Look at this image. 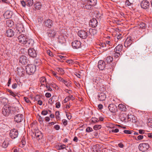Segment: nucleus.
Segmentation results:
<instances>
[{
	"instance_id": "44",
	"label": "nucleus",
	"mask_w": 152,
	"mask_h": 152,
	"mask_svg": "<svg viewBox=\"0 0 152 152\" xmlns=\"http://www.w3.org/2000/svg\"><path fill=\"white\" fill-rule=\"evenodd\" d=\"M60 112L59 111H56L55 112V115L56 118L57 119H59L60 118L59 117Z\"/></svg>"
},
{
	"instance_id": "45",
	"label": "nucleus",
	"mask_w": 152,
	"mask_h": 152,
	"mask_svg": "<svg viewBox=\"0 0 152 152\" xmlns=\"http://www.w3.org/2000/svg\"><path fill=\"white\" fill-rule=\"evenodd\" d=\"M66 62L68 64H72L75 63V62L74 61L72 60H66Z\"/></svg>"
},
{
	"instance_id": "64",
	"label": "nucleus",
	"mask_w": 152,
	"mask_h": 152,
	"mask_svg": "<svg viewBox=\"0 0 152 152\" xmlns=\"http://www.w3.org/2000/svg\"><path fill=\"white\" fill-rule=\"evenodd\" d=\"M147 135L149 138L152 139V133H148L147 134Z\"/></svg>"
},
{
	"instance_id": "52",
	"label": "nucleus",
	"mask_w": 152,
	"mask_h": 152,
	"mask_svg": "<svg viewBox=\"0 0 152 152\" xmlns=\"http://www.w3.org/2000/svg\"><path fill=\"white\" fill-rule=\"evenodd\" d=\"M20 2L21 4L23 7H25L26 6V1H20Z\"/></svg>"
},
{
	"instance_id": "42",
	"label": "nucleus",
	"mask_w": 152,
	"mask_h": 152,
	"mask_svg": "<svg viewBox=\"0 0 152 152\" xmlns=\"http://www.w3.org/2000/svg\"><path fill=\"white\" fill-rule=\"evenodd\" d=\"M62 82L63 83L67 86H70L71 84L69 83L68 81L65 80L64 79Z\"/></svg>"
},
{
	"instance_id": "15",
	"label": "nucleus",
	"mask_w": 152,
	"mask_h": 152,
	"mask_svg": "<svg viewBox=\"0 0 152 152\" xmlns=\"http://www.w3.org/2000/svg\"><path fill=\"white\" fill-rule=\"evenodd\" d=\"M19 61L23 65L26 64L27 63L26 57L24 56H21L19 59Z\"/></svg>"
},
{
	"instance_id": "28",
	"label": "nucleus",
	"mask_w": 152,
	"mask_h": 152,
	"mask_svg": "<svg viewBox=\"0 0 152 152\" xmlns=\"http://www.w3.org/2000/svg\"><path fill=\"white\" fill-rule=\"evenodd\" d=\"M26 44H28V46H31L34 44V41L32 39H28V38L26 41Z\"/></svg>"
},
{
	"instance_id": "27",
	"label": "nucleus",
	"mask_w": 152,
	"mask_h": 152,
	"mask_svg": "<svg viewBox=\"0 0 152 152\" xmlns=\"http://www.w3.org/2000/svg\"><path fill=\"white\" fill-rule=\"evenodd\" d=\"M118 108L119 110L121 111H126V106L122 104H120L118 105Z\"/></svg>"
},
{
	"instance_id": "38",
	"label": "nucleus",
	"mask_w": 152,
	"mask_h": 152,
	"mask_svg": "<svg viewBox=\"0 0 152 152\" xmlns=\"http://www.w3.org/2000/svg\"><path fill=\"white\" fill-rule=\"evenodd\" d=\"M41 7V4L39 2L35 4V8L37 10H39Z\"/></svg>"
},
{
	"instance_id": "3",
	"label": "nucleus",
	"mask_w": 152,
	"mask_h": 152,
	"mask_svg": "<svg viewBox=\"0 0 152 152\" xmlns=\"http://www.w3.org/2000/svg\"><path fill=\"white\" fill-rule=\"evenodd\" d=\"M133 116L131 115H130L128 116L125 113H123L120 115L119 118L121 119V120L122 121L126 122V118H127L129 121H131L133 123H134L135 122V121L132 119V117Z\"/></svg>"
},
{
	"instance_id": "23",
	"label": "nucleus",
	"mask_w": 152,
	"mask_h": 152,
	"mask_svg": "<svg viewBox=\"0 0 152 152\" xmlns=\"http://www.w3.org/2000/svg\"><path fill=\"white\" fill-rule=\"evenodd\" d=\"M17 73L20 76H23L25 73L24 69L22 67L17 68Z\"/></svg>"
},
{
	"instance_id": "61",
	"label": "nucleus",
	"mask_w": 152,
	"mask_h": 152,
	"mask_svg": "<svg viewBox=\"0 0 152 152\" xmlns=\"http://www.w3.org/2000/svg\"><path fill=\"white\" fill-rule=\"evenodd\" d=\"M45 86H46V88H47L48 91H52V89L50 88L49 86H48V85H46Z\"/></svg>"
},
{
	"instance_id": "2",
	"label": "nucleus",
	"mask_w": 152,
	"mask_h": 152,
	"mask_svg": "<svg viewBox=\"0 0 152 152\" xmlns=\"http://www.w3.org/2000/svg\"><path fill=\"white\" fill-rule=\"evenodd\" d=\"M12 107L11 106L8 105H5L2 110L3 115L5 116H8L11 113Z\"/></svg>"
},
{
	"instance_id": "33",
	"label": "nucleus",
	"mask_w": 152,
	"mask_h": 152,
	"mask_svg": "<svg viewBox=\"0 0 152 152\" xmlns=\"http://www.w3.org/2000/svg\"><path fill=\"white\" fill-rule=\"evenodd\" d=\"M89 32L90 34L93 35H94L97 33V30L95 28L92 29H90Z\"/></svg>"
},
{
	"instance_id": "14",
	"label": "nucleus",
	"mask_w": 152,
	"mask_h": 152,
	"mask_svg": "<svg viewBox=\"0 0 152 152\" xmlns=\"http://www.w3.org/2000/svg\"><path fill=\"white\" fill-rule=\"evenodd\" d=\"M72 45L74 49H77L80 47L81 43L78 40H75L72 42Z\"/></svg>"
},
{
	"instance_id": "32",
	"label": "nucleus",
	"mask_w": 152,
	"mask_h": 152,
	"mask_svg": "<svg viewBox=\"0 0 152 152\" xmlns=\"http://www.w3.org/2000/svg\"><path fill=\"white\" fill-rule=\"evenodd\" d=\"M8 141L7 140H5L2 143V146L3 148H6L8 147Z\"/></svg>"
},
{
	"instance_id": "57",
	"label": "nucleus",
	"mask_w": 152,
	"mask_h": 152,
	"mask_svg": "<svg viewBox=\"0 0 152 152\" xmlns=\"http://www.w3.org/2000/svg\"><path fill=\"white\" fill-rule=\"evenodd\" d=\"M54 128L57 130H58L60 128L59 126L58 125H56L54 126Z\"/></svg>"
},
{
	"instance_id": "19",
	"label": "nucleus",
	"mask_w": 152,
	"mask_h": 152,
	"mask_svg": "<svg viewBox=\"0 0 152 152\" xmlns=\"http://www.w3.org/2000/svg\"><path fill=\"white\" fill-rule=\"evenodd\" d=\"M132 44V40L130 37H128L124 43V46L125 47L129 46Z\"/></svg>"
},
{
	"instance_id": "29",
	"label": "nucleus",
	"mask_w": 152,
	"mask_h": 152,
	"mask_svg": "<svg viewBox=\"0 0 152 152\" xmlns=\"http://www.w3.org/2000/svg\"><path fill=\"white\" fill-rule=\"evenodd\" d=\"M40 81L42 85H45L46 83V79L45 77H43L40 78Z\"/></svg>"
},
{
	"instance_id": "17",
	"label": "nucleus",
	"mask_w": 152,
	"mask_h": 152,
	"mask_svg": "<svg viewBox=\"0 0 152 152\" xmlns=\"http://www.w3.org/2000/svg\"><path fill=\"white\" fill-rule=\"evenodd\" d=\"M48 36L50 38H54L56 34V31L54 30H51L47 32Z\"/></svg>"
},
{
	"instance_id": "21",
	"label": "nucleus",
	"mask_w": 152,
	"mask_h": 152,
	"mask_svg": "<svg viewBox=\"0 0 152 152\" xmlns=\"http://www.w3.org/2000/svg\"><path fill=\"white\" fill-rule=\"evenodd\" d=\"M109 110L112 113L115 112L117 110L116 106L114 104H110L108 106Z\"/></svg>"
},
{
	"instance_id": "47",
	"label": "nucleus",
	"mask_w": 152,
	"mask_h": 152,
	"mask_svg": "<svg viewBox=\"0 0 152 152\" xmlns=\"http://www.w3.org/2000/svg\"><path fill=\"white\" fill-rule=\"evenodd\" d=\"M93 131V130L91 128L89 127H87L86 129V132H91L92 131Z\"/></svg>"
},
{
	"instance_id": "7",
	"label": "nucleus",
	"mask_w": 152,
	"mask_h": 152,
	"mask_svg": "<svg viewBox=\"0 0 152 152\" xmlns=\"http://www.w3.org/2000/svg\"><path fill=\"white\" fill-rule=\"evenodd\" d=\"M16 30L17 33L18 34H23L24 33V28L23 25L22 24H18L16 26Z\"/></svg>"
},
{
	"instance_id": "12",
	"label": "nucleus",
	"mask_w": 152,
	"mask_h": 152,
	"mask_svg": "<svg viewBox=\"0 0 152 152\" xmlns=\"http://www.w3.org/2000/svg\"><path fill=\"white\" fill-rule=\"evenodd\" d=\"M83 4L89 3L92 6H95L97 3V0H81Z\"/></svg>"
},
{
	"instance_id": "11",
	"label": "nucleus",
	"mask_w": 152,
	"mask_h": 152,
	"mask_svg": "<svg viewBox=\"0 0 152 152\" xmlns=\"http://www.w3.org/2000/svg\"><path fill=\"white\" fill-rule=\"evenodd\" d=\"M106 64L105 62L102 60L99 61L98 63V68L100 70H103L104 68L106 67V69H108V68H107V66H106Z\"/></svg>"
},
{
	"instance_id": "55",
	"label": "nucleus",
	"mask_w": 152,
	"mask_h": 152,
	"mask_svg": "<svg viewBox=\"0 0 152 152\" xmlns=\"http://www.w3.org/2000/svg\"><path fill=\"white\" fill-rule=\"evenodd\" d=\"M98 78H97L96 79L94 80L93 81V83L95 85L99 83V82L97 80V79Z\"/></svg>"
},
{
	"instance_id": "39",
	"label": "nucleus",
	"mask_w": 152,
	"mask_h": 152,
	"mask_svg": "<svg viewBox=\"0 0 152 152\" xmlns=\"http://www.w3.org/2000/svg\"><path fill=\"white\" fill-rule=\"evenodd\" d=\"M115 53L114 54V56L116 58H117L121 56V54L120 53L118 52H115Z\"/></svg>"
},
{
	"instance_id": "9",
	"label": "nucleus",
	"mask_w": 152,
	"mask_h": 152,
	"mask_svg": "<svg viewBox=\"0 0 152 152\" xmlns=\"http://www.w3.org/2000/svg\"><path fill=\"white\" fill-rule=\"evenodd\" d=\"M28 54L30 57L35 58L37 56V53L35 50L33 48H31L28 50Z\"/></svg>"
},
{
	"instance_id": "6",
	"label": "nucleus",
	"mask_w": 152,
	"mask_h": 152,
	"mask_svg": "<svg viewBox=\"0 0 152 152\" xmlns=\"http://www.w3.org/2000/svg\"><path fill=\"white\" fill-rule=\"evenodd\" d=\"M18 131L16 129H13L10 131V136L12 139H15L18 136Z\"/></svg>"
},
{
	"instance_id": "41",
	"label": "nucleus",
	"mask_w": 152,
	"mask_h": 152,
	"mask_svg": "<svg viewBox=\"0 0 152 152\" xmlns=\"http://www.w3.org/2000/svg\"><path fill=\"white\" fill-rule=\"evenodd\" d=\"M101 127V125H95L94 126V129L95 130H97L100 129Z\"/></svg>"
},
{
	"instance_id": "10",
	"label": "nucleus",
	"mask_w": 152,
	"mask_h": 152,
	"mask_svg": "<svg viewBox=\"0 0 152 152\" xmlns=\"http://www.w3.org/2000/svg\"><path fill=\"white\" fill-rule=\"evenodd\" d=\"M141 7L142 8L146 9L149 7L150 5L149 2L146 0L142 1L140 3Z\"/></svg>"
},
{
	"instance_id": "46",
	"label": "nucleus",
	"mask_w": 152,
	"mask_h": 152,
	"mask_svg": "<svg viewBox=\"0 0 152 152\" xmlns=\"http://www.w3.org/2000/svg\"><path fill=\"white\" fill-rule=\"evenodd\" d=\"M91 120L92 122L94 123L97 122L99 121L98 119L95 117L92 118L91 119Z\"/></svg>"
},
{
	"instance_id": "36",
	"label": "nucleus",
	"mask_w": 152,
	"mask_h": 152,
	"mask_svg": "<svg viewBox=\"0 0 152 152\" xmlns=\"http://www.w3.org/2000/svg\"><path fill=\"white\" fill-rule=\"evenodd\" d=\"M145 24L142 22H140V23L139 24L138 26L139 28H145Z\"/></svg>"
},
{
	"instance_id": "30",
	"label": "nucleus",
	"mask_w": 152,
	"mask_h": 152,
	"mask_svg": "<svg viewBox=\"0 0 152 152\" xmlns=\"http://www.w3.org/2000/svg\"><path fill=\"white\" fill-rule=\"evenodd\" d=\"M113 60V58L110 56H108L107 57L105 60V61L107 63H110Z\"/></svg>"
},
{
	"instance_id": "20",
	"label": "nucleus",
	"mask_w": 152,
	"mask_h": 152,
	"mask_svg": "<svg viewBox=\"0 0 152 152\" xmlns=\"http://www.w3.org/2000/svg\"><path fill=\"white\" fill-rule=\"evenodd\" d=\"M44 23V25L47 27L49 28H50L53 25V22L52 20L50 19H48L45 20Z\"/></svg>"
},
{
	"instance_id": "8",
	"label": "nucleus",
	"mask_w": 152,
	"mask_h": 152,
	"mask_svg": "<svg viewBox=\"0 0 152 152\" xmlns=\"http://www.w3.org/2000/svg\"><path fill=\"white\" fill-rule=\"evenodd\" d=\"M78 35L83 39H86L88 36L87 31L85 30H80L78 32Z\"/></svg>"
},
{
	"instance_id": "26",
	"label": "nucleus",
	"mask_w": 152,
	"mask_h": 152,
	"mask_svg": "<svg viewBox=\"0 0 152 152\" xmlns=\"http://www.w3.org/2000/svg\"><path fill=\"white\" fill-rule=\"evenodd\" d=\"M82 3V5L81 6V7L83 8L84 9H86L87 10H89L91 9L92 7L91 5L90 4H89V3L83 4V3Z\"/></svg>"
},
{
	"instance_id": "59",
	"label": "nucleus",
	"mask_w": 152,
	"mask_h": 152,
	"mask_svg": "<svg viewBox=\"0 0 152 152\" xmlns=\"http://www.w3.org/2000/svg\"><path fill=\"white\" fill-rule=\"evenodd\" d=\"M131 3L129 2V0H127L125 2V4L126 5V6H130L131 5Z\"/></svg>"
},
{
	"instance_id": "50",
	"label": "nucleus",
	"mask_w": 152,
	"mask_h": 152,
	"mask_svg": "<svg viewBox=\"0 0 152 152\" xmlns=\"http://www.w3.org/2000/svg\"><path fill=\"white\" fill-rule=\"evenodd\" d=\"M66 115L68 119L70 120L72 116L70 113L66 112Z\"/></svg>"
},
{
	"instance_id": "18",
	"label": "nucleus",
	"mask_w": 152,
	"mask_h": 152,
	"mask_svg": "<svg viewBox=\"0 0 152 152\" xmlns=\"http://www.w3.org/2000/svg\"><path fill=\"white\" fill-rule=\"evenodd\" d=\"M12 15V12L11 11L7 10L3 14L5 18L9 19L11 18Z\"/></svg>"
},
{
	"instance_id": "43",
	"label": "nucleus",
	"mask_w": 152,
	"mask_h": 152,
	"mask_svg": "<svg viewBox=\"0 0 152 152\" xmlns=\"http://www.w3.org/2000/svg\"><path fill=\"white\" fill-rule=\"evenodd\" d=\"M124 133L126 134H132L133 132H134L133 131H130L128 130H124Z\"/></svg>"
},
{
	"instance_id": "37",
	"label": "nucleus",
	"mask_w": 152,
	"mask_h": 152,
	"mask_svg": "<svg viewBox=\"0 0 152 152\" xmlns=\"http://www.w3.org/2000/svg\"><path fill=\"white\" fill-rule=\"evenodd\" d=\"M13 21L10 20H7L6 22V24L8 26L10 27H12L13 25Z\"/></svg>"
},
{
	"instance_id": "5",
	"label": "nucleus",
	"mask_w": 152,
	"mask_h": 152,
	"mask_svg": "<svg viewBox=\"0 0 152 152\" xmlns=\"http://www.w3.org/2000/svg\"><path fill=\"white\" fill-rule=\"evenodd\" d=\"M138 147L140 151L143 152L147 151L148 149L149 145L147 143H142L140 144Z\"/></svg>"
},
{
	"instance_id": "60",
	"label": "nucleus",
	"mask_w": 152,
	"mask_h": 152,
	"mask_svg": "<svg viewBox=\"0 0 152 152\" xmlns=\"http://www.w3.org/2000/svg\"><path fill=\"white\" fill-rule=\"evenodd\" d=\"M24 99L27 103H28L30 102V100L28 98L26 97H24Z\"/></svg>"
},
{
	"instance_id": "16",
	"label": "nucleus",
	"mask_w": 152,
	"mask_h": 152,
	"mask_svg": "<svg viewBox=\"0 0 152 152\" xmlns=\"http://www.w3.org/2000/svg\"><path fill=\"white\" fill-rule=\"evenodd\" d=\"M97 21L95 18H92L90 20L89 22V25L93 28H95L97 25Z\"/></svg>"
},
{
	"instance_id": "49",
	"label": "nucleus",
	"mask_w": 152,
	"mask_h": 152,
	"mask_svg": "<svg viewBox=\"0 0 152 152\" xmlns=\"http://www.w3.org/2000/svg\"><path fill=\"white\" fill-rule=\"evenodd\" d=\"M48 113V112L46 110H43L41 113V114L42 115H45Z\"/></svg>"
},
{
	"instance_id": "63",
	"label": "nucleus",
	"mask_w": 152,
	"mask_h": 152,
	"mask_svg": "<svg viewBox=\"0 0 152 152\" xmlns=\"http://www.w3.org/2000/svg\"><path fill=\"white\" fill-rule=\"evenodd\" d=\"M17 83H15L12 85V87L13 89H15L17 88Z\"/></svg>"
},
{
	"instance_id": "56",
	"label": "nucleus",
	"mask_w": 152,
	"mask_h": 152,
	"mask_svg": "<svg viewBox=\"0 0 152 152\" xmlns=\"http://www.w3.org/2000/svg\"><path fill=\"white\" fill-rule=\"evenodd\" d=\"M39 121L40 124H41L42 122L44 121V119H42V118L40 115L39 116Z\"/></svg>"
},
{
	"instance_id": "24",
	"label": "nucleus",
	"mask_w": 152,
	"mask_h": 152,
	"mask_svg": "<svg viewBox=\"0 0 152 152\" xmlns=\"http://www.w3.org/2000/svg\"><path fill=\"white\" fill-rule=\"evenodd\" d=\"M98 99L100 101H103L106 98V95L104 93L99 94L98 96Z\"/></svg>"
},
{
	"instance_id": "58",
	"label": "nucleus",
	"mask_w": 152,
	"mask_h": 152,
	"mask_svg": "<svg viewBox=\"0 0 152 152\" xmlns=\"http://www.w3.org/2000/svg\"><path fill=\"white\" fill-rule=\"evenodd\" d=\"M56 107L57 108H59L60 107V104L59 102H57L56 104Z\"/></svg>"
},
{
	"instance_id": "40",
	"label": "nucleus",
	"mask_w": 152,
	"mask_h": 152,
	"mask_svg": "<svg viewBox=\"0 0 152 152\" xmlns=\"http://www.w3.org/2000/svg\"><path fill=\"white\" fill-rule=\"evenodd\" d=\"M56 69L58 72H60L61 74H63L64 73V70L61 68L57 67L56 68Z\"/></svg>"
},
{
	"instance_id": "4",
	"label": "nucleus",
	"mask_w": 152,
	"mask_h": 152,
	"mask_svg": "<svg viewBox=\"0 0 152 152\" xmlns=\"http://www.w3.org/2000/svg\"><path fill=\"white\" fill-rule=\"evenodd\" d=\"M19 42L21 44H26V41L28 38L26 35L21 34L18 37Z\"/></svg>"
},
{
	"instance_id": "62",
	"label": "nucleus",
	"mask_w": 152,
	"mask_h": 152,
	"mask_svg": "<svg viewBox=\"0 0 152 152\" xmlns=\"http://www.w3.org/2000/svg\"><path fill=\"white\" fill-rule=\"evenodd\" d=\"M111 131L113 132L117 133L119 132V129H112Z\"/></svg>"
},
{
	"instance_id": "35",
	"label": "nucleus",
	"mask_w": 152,
	"mask_h": 152,
	"mask_svg": "<svg viewBox=\"0 0 152 152\" xmlns=\"http://www.w3.org/2000/svg\"><path fill=\"white\" fill-rule=\"evenodd\" d=\"M100 45L101 47H102L103 48H104L103 49V50H107L108 48H108L107 47V45H106V44L105 43H101Z\"/></svg>"
},
{
	"instance_id": "54",
	"label": "nucleus",
	"mask_w": 152,
	"mask_h": 152,
	"mask_svg": "<svg viewBox=\"0 0 152 152\" xmlns=\"http://www.w3.org/2000/svg\"><path fill=\"white\" fill-rule=\"evenodd\" d=\"M40 97L38 95H37L36 96L35 98V100L36 101H38L39 100H40Z\"/></svg>"
},
{
	"instance_id": "48",
	"label": "nucleus",
	"mask_w": 152,
	"mask_h": 152,
	"mask_svg": "<svg viewBox=\"0 0 152 152\" xmlns=\"http://www.w3.org/2000/svg\"><path fill=\"white\" fill-rule=\"evenodd\" d=\"M7 91L9 92L10 94L13 96L15 97L16 96V95L14 93V92L12 91L11 90L8 89H7Z\"/></svg>"
},
{
	"instance_id": "51",
	"label": "nucleus",
	"mask_w": 152,
	"mask_h": 152,
	"mask_svg": "<svg viewBox=\"0 0 152 152\" xmlns=\"http://www.w3.org/2000/svg\"><path fill=\"white\" fill-rule=\"evenodd\" d=\"M62 122L64 126H66L67 124V121L66 120L64 119L62 120Z\"/></svg>"
},
{
	"instance_id": "31",
	"label": "nucleus",
	"mask_w": 152,
	"mask_h": 152,
	"mask_svg": "<svg viewBox=\"0 0 152 152\" xmlns=\"http://www.w3.org/2000/svg\"><path fill=\"white\" fill-rule=\"evenodd\" d=\"M26 5L30 7L33 4L34 2L33 0H26Z\"/></svg>"
},
{
	"instance_id": "22",
	"label": "nucleus",
	"mask_w": 152,
	"mask_h": 152,
	"mask_svg": "<svg viewBox=\"0 0 152 152\" xmlns=\"http://www.w3.org/2000/svg\"><path fill=\"white\" fill-rule=\"evenodd\" d=\"M5 34L8 37H12L14 35V31L12 29H8L6 31Z\"/></svg>"
},
{
	"instance_id": "53",
	"label": "nucleus",
	"mask_w": 152,
	"mask_h": 152,
	"mask_svg": "<svg viewBox=\"0 0 152 152\" xmlns=\"http://www.w3.org/2000/svg\"><path fill=\"white\" fill-rule=\"evenodd\" d=\"M25 138L23 137L22 138L21 142L22 144L23 145H24L26 144V141L25 140Z\"/></svg>"
},
{
	"instance_id": "25",
	"label": "nucleus",
	"mask_w": 152,
	"mask_h": 152,
	"mask_svg": "<svg viewBox=\"0 0 152 152\" xmlns=\"http://www.w3.org/2000/svg\"><path fill=\"white\" fill-rule=\"evenodd\" d=\"M123 46L122 45H118L115 48L114 52L121 53L123 50Z\"/></svg>"
},
{
	"instance_id": "34",
	"label": "nucleus",
	"mask_w": 152,
	"mask_h": 152,
	"mask_svg": "<svg viewBox=\"0 0 152 152\" xmlns=\"http://www.w3.org/2000/svg\"><path fill=\"white\" fill-rule=\"evenodd\" d=\"M35 135L38 140H40L42 137V135L40 132H37L36 133Z\"/></svg>"
},
{
	"instance_id": "1",
	"label": "nucleus",
	"mask_w": 152,
	"mask_h": 152,
	"mask_svg": "<svg viewBox=\"0 0 152 152\" xmlns=\"http://www.w3.org/2000/svg\"><path fill=\"white\" fill-rule=\"evenodd\" d=\"M36 66L31 64H28L26 67V72L29 75L34 74L36 70Z\"/></svg>"
},
{
	"instance_id": "13",
	"label": "nucleus",
	"mask_w": 152,
	"mask_h": 152,
	"mask_svg": "<svg viewBox=\"0 0 152 152\" xmlns=\"http://www.w3.org/2000/svg\"><path fill=\"white\" fill-rule=\"evenodd\" d=\"M24 118V116L22 114H17L14 117L15 121L18 123L20 122L23 120Z\"/></svg>"
}]
</instances>
